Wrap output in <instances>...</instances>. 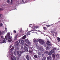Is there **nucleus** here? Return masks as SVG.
<instances>
[{"label": "nucleus", "mask_w": 60, "mask_h": 60, "mask_svg": "<svg viewBox=\"0 0 60 60\" xmlns=\"http://www.w3.org/2000/svg\"><path fill=\"white\" fill-rule=\"evenodd\" d=\"M15 44L16 45V48L18 49H19V46H20V45H19V44L18 41H16L15 42Z\"/></svg>", "instance_id": "obj_2"}, {"label": "nucleus", "mask_w": 60, "mask_h": 60, "mask_svg": "<svg viewBox=\"0 0 60 60\" xmlns=\"http://www.w3.org/2000/svg\"><path fill=\"white\" fill-rule=\"evenodd\" d=\"M51 51V52L52 53H54V52H55V50L54 49H52V50Z\"/></svg>", "instance_id": "obj_24"}, {"label": "nucleus", "mask_w": 60, "mask_h": 60, "mask_svg": "<svg viewBox=\"0 0 60 60\" xmlns=\"http://www.w3.org/2000/svg\"><path fill=\"white\" fill-rule=\"evenodd\" d=\"M24 49L26 51H28V48L26 47V46L24 48Z\"/></svg>", "instance_id": "obj_8"}, {"label": "nucleus", "mask_w": 60, "mask_h": 60, "mask_svg": "<svg viewBox=\"0 0 60 60\" xmlns=\"http://www.w3.org/2000/svg\"><path fill=\"white\" fill-rule=\"evenodd\" d=\"M23 46H22L21 47V49H23Z\"/></svg>", "instance_id": "obj_46"}, {"label": "nucleus", "mask_w": 60, "mask_h": 60, "mask_svg": "<svg viewBox=\"0 0 60 60\" xmlns=\"http://www.w3.org/2000/svg\"><path fill=\"white\" fill-rule=\"evenodd\" d=\"M24 47H25V46H24Z\"/></svg>", "instance_id": "obj_59"}, {"label": "nucleus", "mask_w": 60, "mask_h": 60, "mask_svg": "<svg viewBox=\"0 0 60 60\" xmlns=\"http://www.w3.org/2000/svg\"><path fill=\"white\" fill-rule=\"evenodd\" d=\"M10 55H11V56H13V54L12 53H11V54H10Z\"/></svg>", "instance_id": "obj_36"}, {"label": "nucleus", "mask_w": 60, "mask_h": 60, "mask_svg": "<svg viewBox=\"0 0 60 60\" xmlns=\"http://www.w3.org/2000/svg\"><path fill=\"white\" fill-rule=\"evenodd\" d=\"M18 34L17 35H15V40H17V36H18Z\"/></svg>", "instance_id": "obj_13"}, {"label": "nucleus", "mask_w": 60, "mask_h": 60, "mask_svg": "<svg viewBox=\"0 0 60 60\" xmlns=\"http://www.w3.org/2000/svg\"><path fill=\"white\" fill-rule=\"evenodd\" d=\"M13 32L14 33H16V31L15 30H14Z\"/></svg>", "instance_id": "obj_39"}, {"label": "nucleus", "mask_w": 60, "mask_h": 60, "mask_svg": "<svg viewBox=\"0 0 60 60\" xmlns=\"http://www.w3.org/2000/svg\"><path fill=\"white\" fill-rule=\"evenodd\" d=\"M4 10V9L0 8V11H2Z\"/></svg>", "instance_id": "obj_37"}, {"label": "nucleus", "mask_w": 60, "mask_h": 60, "mask_svg": "<svg viewBox=\"0 0 60 60\" xmlns=\"http://www.w3.org/2000/svg\"><path fill=\"white\" fill-rule=\"evenodd\" d=\"M14 54L15 55H16V54H17V53L16 52H14Z\"/></svg>", "instance_id": "obj_35"}, {"label": "nucleus", "mask_w": 60, "mask_h": 60, "mask_svg": "<svg viewBox=\"0 0 60 60\" xmlns=\"http://www.w3.org/2000/svg\"><path fill=\"white\" fill-rule=\"evenodd\" d=\"M29 1H30V0H26L25 1V3H27V2H29Z\"/></svg>", "instance_id": "obj_25"}, {"label": "nucleus", "mask_w": 60, "mask_h": 60, "mask_svg": "<svg viewBox=\"0 0 60 60\" xmlns=\"http://www.w3.org/2000/svg\"><path fill=\"white\" fill-rule=\"evenodd\" d=\"M16 59L15 57H14L13 58L12 57H11V59L12 60H16Z\"/></svg>", "instance_id": "obj_9"}, {"label": "nucleus", "mask_w": 60, "mask_h": 60, "mask_svg": "<svg viewBox=\"0 0 60 60\" xmlns=\"http://www.w3.org/2000/svg\"><path fill=\"white\" fill-rule=\"evenodd\" d=\"M12 2H11V5H12Z\"/></svg>", "instance_id": "obj_50"}, {"label": "nucleus", "mask_w": 60, "mask_h": 60, "mask_svg": "<svg viewBox=\"0 0 60 60\" xmlns=\"http://www.w3.org/2000/svg\"><path fill=\"white\" fill-rule=\"evenodd\" d=\"M49 60H52V59L51 58L49 59Z\"/></svg>", "instance_id": "obj_49"}, {"label": "nucleus", "mask_w": 60, "mask_h": 60, "mask_svg": "<svg viewBox=\"0 0 60 60\" xmlns=\"http://www.w3.org/2000/svg\"><path fill=\"white\" fill-rule=\"evenodd\" d=\"M13 49H14V47L13 46L10 49V50L11 51Z\"/></svg>", "instance_id": "obj_21"}, {"label": "nucleus", "mask_w": 60, "mask_h": 60, "mask_svg": "<svg viewBox=\"0 0 60 60\" xmlns=\"http://www.w3.org/2000/svg\"><path fill=\"white\" fill-rule=\"evenodd\" d=\"M57 40L58 42H59V41H60V38H58V37L57 38Z\"/></svg>", "instance_id": "obj_19"}, {"label": "nucleus", "mask_w": 60, "mask_h": 60, "mask_svg": "<svg viewBox=\"0 0 60 60\" xmlns=\"http://www.w3.org/2000/svg\"><path fill=\"white\" fill-rule=\"evenodd\" d=\"M3 42H1V43H6V42L5 41V38H3Z\"/></svg>", "instance_id": "obj_6"}, {"label": "nucleus", "mask_w": 60, "mask_h": 60, "mask_svg": "<svg viewBox=\"0 0 60 60\" xmlns=\"http://www.w3.org/2000/svg\"><path fill=\"white\" fill-rule=\"evenodd\" d=\"M10 48H11V45H10Z\"/></svg>", "instance_id": "obj_48"}, {"label": "nucleus", "mask_w": 60, "mask_h": 60, "mask_svg": "<svg viewBox=\"0 0 60 60\" xmlns=\"http://www.w3.org/2000/svg\"><path fill=\"white\" fill-rule=\"evenodd\" d=\"M43 52V51H42V53Z\"/></svg>", "instance_id": "obj_57"}, {"label": "nucleus", "mask_w": 60, "mask_h": 60, "mask_svg": "<svg viewBox=\"0 0 60 60\" xmlns=\"http://www.w3.org/2000/svg\"><path fill=\"white\" fill-rule=\"evenodd\" d=\"M50 47L49 46H48L46 47V49L47 50H49L50 49Z\"/></svg>", "instance_id": "obj_7"}, {"label": "nucleus", "mask_w": 60, "mask_h": 60, "mask_svg": "<svg viewBox=\"0 0 60 60\" xmlns=\"http://www.w3.org/2000/svg\"><path fill=\"white\" fill-rule=\"evenodd\" d=\"M34 30H35V27L34 28Z\"/></svg>", "instance_id": "obj_53"}, {"label": "nucleus", "mask_w": 60, "mask_h": 60, "mask_svg": "<svg viewBox=\"0 0 60 60\" xmlns=\"http://www.w3.org/2000/svg\"><path fill=\"white\" fill-rule=\"evenodd\" d=\"M35 28H36V29L37 28H39V26H35Z\"/></svg>", "instance_id": "obj_38"}, {"label": "nucleus", "mask_w": 60, "mask_h": 60, "mask_svg": "<svg viewBox=\"0 0 60 60\" xmlns=\"http://www.w3.org/2000/svg\"><path fill=\"white\" fill-rule=\"evenodd\" d=\"M44 54H48L49 52L47 51H45L44 52Z\"/></svg>", "instance_id": "obj_16"}, {"label": "nucleus", "mask_w": 60, "mask_h": 60, "mask_svg": "<svg viewBox=\"0 0 60 60\" xmlns=\"http://www.w3.org/2000/svg\"><path fill=\"white\" fill-rule=\"evenodd\" d=\"M46 44L48 45V46H50L52 45V44L51 43V42L49 41H47L46 42Z\"/></svg>", "instance_id": "obj_3"}, {"label": "nucleus", "mask_w": 60, "mask_h": 60, "mask_svg": "<svg viewBox=\"0 0 60 60\" xmlns=\"http://www.w3.org/2000/svg\"><path fill=\"white\" fill-rule=\"evenodd\" d=\"M43 29L45 30H47V28L46 27H43Z\"/></svg>", "instance_id": "obj_23"}, {"label": "nucleus", "mask_w": 60, "mask_h": 60, "mask_svg": "<svg viewBox=\"0 0 60 60\" xmlns=\"http://www.w3.org/2000/svg\"><path fill=\"white\" fill-rule=\"evenodd\" d=\"M5 32L4 31L2 32H1V31H0V34H4Z\"/></svg>", "instance_id": "obj_11"}, {"label": "nucleus", "mask_w": 60, "mask_h": 60, "mask_svg": "<svg viewBox=\"0 0 60 60\" xmlns=\"http://www.w3.org/2000/svg\"><path fill=\"white\" fill-rule=\"evenodd\" d=\"M22 2H24V4L26 3H25V2H26V1H24V0H22Z\"/></svg>", "instance_id": "obj_27"}, {"label": "nucleus", "mask_w": 60, "mask_h": 60, "mask_svg": "<svg viewBox=\"0 0 60 60\" xmlns=\"http://www.w3.org/2000/svg\"><path fill=\"white\" fill-rule=\"evenodd\" d=\"M0 18H2V15L0 14Z\"/></svg>", "instance_id": "obj_40"}, {"label": "nucleus", "mask_w": 60, "mask_h": 60, "mask_svg": "<svg viewBox=\"0 0 60 60\" xmlns=\"http://www.w3.org/2000/svg\"><path fill=\"white\" fill-rule=\"evenodd\" d=\"M17 54L18 55H19V51H18L17 52Z\"/></svg>", "instance_id": "obj_34"}, {"label": "nucleus", "mask_w": 60, "mask_h": 60, "mask_svg": "<svg viewBox=\"0 0 60 60\" xmlns=\"http://www.w3.org/2000/svg\"><path fill=\"white\" fill-rule=\"evenodd\" d=\"M3 26V24H2V23L0 24V26Z\"/></svg>", "instance_id": "obj_33"}, {"label": "nucleus", "mask_w": 60, "mask_h": 60, "mask_svg": "<svg viewBox=\"0 0 60 60\" xmlns=\"http://www.w3.org/2000/svg\"><path fill=\"white\" fill-rule=\"evenodd\" d=\"M19 42L20 44H21L22 45H24V40H22L21 39H19Z\"/></svg>", "instance_id": "obj_4"}, {"label": "nucleus", "mask_w": 60, "mask_h": 60, "mask_svg": "<svg viewBox=\"0 0 60 60\" xmlns=\"http://www.w3.org/2000/svg\"><path fill=\"white\" fill-rule=\"evenodd\" d=\"M25 45H26V44H25Z\"/></svg>", "instance_id": "obj_60"}, {"label": "nucleus", "mask_w": 60, "mask_h": 60, "mask_svg": "<svg viewBox=\"0 0 60 60\" xmlns=\"http://www.w3.org/2000/svg\"><path fill=\"white\" fill-rule=\"evenodd\" d=\"M48 25H49V24H48V23H47L46 24V26H48Z\"/></svg>", "instance_id": "obj_42"}, {"label": "nucleus", "mask_w": 60, "mask_h": 60, "mask_svg": "<svg viewBox=\"0 0 60 60\" xmlns=\"http://www.w3.org/2000/svg\"><path fill=\"white\" fill-rule=\"evenodd\" d=\"M12 1H13V0H11V2L12 3Z\"/></svg>", "instance_id": "obj_51"}, {"label": "nucleus", "mask_w": 60, "mask_h": 60, "mask_svg": "<svg viewBox=\"0 0 60 60\" xmlns=\"http://www.w3.org/2000/svg\"><path fill=\"white\" fill-rule=\"evenodd\" d=\"M55 57H53V60H54L55 59Z\"/></svg>", "instance_id": "obj_45"}, {"label": "nucleus", "mask_w": 60, "mask_h": 60, "mask_svg": "<svg viewBox=\"0 0 60 60\" xmlns=\"http://www.w3.org/2000/svg\"><path fill=\"white\" fill-rule=\"evenodd\" d=\"M52 53L51 52H50L49 53V55H51L52 54Z\"/></svg>", "instance_id": "obj_28"}, {"label": "nucleus", "mask_w": 60, "mask_h": 60, "mask_svg": "<svg viewBox=\"0 0 60 60\" xmlns=\"http://www.w3.org/2000/svg\"><path fill=\"white\" fill-rule=\"evenodd\" d=\"M51 56L50 55H49V56H48L47 58V60H49V59L51 58Z\"/></svg>", "instance_id": "obj_10"}, {"label": "nucleus", "mask_w": 60, "mask_h": 60, "mask_svg": "<svg viewBox=\"0 0 60 60\" xmlns=\"http://www.w3.org/2000/svg\"><path fill=\"white\" fill-rule=\"evenodd\" d=\"M7 3H9V0H8L7 1Z\"/></svg>", "instance_id": "obj_44"}, {"label": "nucleus", "mask_w": 60, "mask_h": 60, "mask_svg": "<svg viewBox=\"0 0 60 60\" xmlns=\"http://www.w3.org/2000/svg\"><path fill=\"white\" fill-rule=\"evenodd\" d=\"M41 52H38V55H41Z\"/></svg>", "instance_id": "obj_18"}, {"label": "nucleus", "mask_w": 60, "mask_h": 60, "mask_svg": "<svg viewBox=\"0 0 60 60\" xmlns=\"http://www.w3.org/2000/svg\"><path fill=\"white\" fill-rule=\"evenodd\" d=\"M27 44H28V45H30L31 43H30V42H29V41L27 43Z\"/></svg>", "instance_id": "obj_26"}, {"label": "nucleus", "mask_w": 60, "mask_h": 60, "mask_svg": "<svg viewBox=\"0 0 60 60\" xmlns=\"http://www.w3.org/2000/svg\"><path fill=\"white\" fill-rule=\"evenodd\" d=\"M34 42H35V43L37 42V41H36V40H34Z\"/></svg>", "instance_id": "obj_30"}, {"label": "nucleus", "mask_w": 60, "mask_h": 60, "mask_svg": "<svg viewBox=\"0 0 60 60\" xmlns=\"http://www.w3.org/2000/svg\"><path fill=\"white\" fill-rule=\"evenodd\" d=\"M34 56L36 58L37 57V55H34Z\"/></svg>", "instance_id": "obj_32"}, {"label": "nucleus", "mask_w": 60, "mask_h": 60, "mask_svg": "<svg viewBox=\"0 0 60 60\" xmlns=\"http://www.w3.org/2000/svg\"><path fill=\"white\" fill-rule=\"evenodd\" d=\"M20 32H22V30H21Z\"/></svg>", "instance_id": "obj_55"}, {"label": "nucleus", "mask_w": 60, "mask_h": 60, "mask_svg": "<svg viewBox=\"0 0 60 60\" xmlns=\"http://www.w3.org/2000/svg\"><path fill=\"white\" fill-rule=\"evenodd\" d=\"M52 35H53V36H54V34H52Z\"/></svg>", "instance_id": "obj_54"}, {"label": "nucleus", "mask_w": 60, "mask_h": 60, "mask_svg": "<svg viewBox=\"0 0 60 60\" xmlns=\"http://www.w3.org/2000/svg\"><path fill=\"white\" fill-rule=\"evenodd\" d=\"M50 26V25H48L47 26V27H49V26Z\"/></svg>", "instance_id": "obj_47"}, {"label": "nucleus", "mask_w": 60, "mask_h": 60, "mask_svg": "<svg viewBox=\"0 0 60 60\" xmlns=\"http://www.w3.org/2000/svg\"><path fill=\"white\" fill-rule=\"evenodd\" d=\"M26 38V35H25L24 36L22 37V39H25Z\"/></svg>", "instance_id": "obj_12"}, {"label": "nucleus", "mask_w": 60, "mask_h": 60, "mask_svg": "<svg viewBox=\"0 0 60 60\" xmlns=\"http://www.w3.org/2000/svg\"><path fill=\"white\" fill-rule=\"evenodd\" d=\"M25 42L27 43L29 41L28 39H26L25 41Z\"/></svg>", "instance_id": "obj_20"}, {"label": "nucleus", "mask_w": 60, "mask_h": 60, "mask_svg": "<svg viewBox=\"0 0 60 60\" xmlns=\"http://www.w3.org/2000/svg\"><path fill=\"white\" fill-rule=\"evenodd\" d=\"M1 38H3V36H1Z\"/></svg>", "instance_id": "obj_52"}, {"label": "nucleus", "mask_w": 60, "mask_h": 60, "mask_svg": "<svg viewBox=\"0 0 60 60\" xmlns=\"http://www.w3.org/2000/svg\"><path fill=\"white\" fill-rule=\"evenodd\" d=\"M46 58V57H44L42 58V60H45Z\"/></svg>", "instance_id": "obj_22"}, {"label": "nucleus", "mask_w": 60, "mask_h": 60, "mask_svg": "<svg viewBox=\"0 0 60 60\" xmlns=\"http://www.w3.org/2000/svg\"><path fill=\"white\" fill-rule=\"evenodd\" d=\"M5 30L7 32V29L6 28H5Z\"/></svg>", "instance_id": "obj_43"}, {"label": "nucleus", "mask_w": 60, "mask_h": 60, "mask_svg": "<svg viewBox=\"0 0 60 60\" xmlns=\"http://www.w3.org/2000/svg\"><path fill=\"white\" fill-rule=\"evenodd\" d=\"M56 56L57 57H59V54H57Z\"/></svg>", "instance_id": "obj_29"}, {"label": "nucleus", "mask_w": 60, "mask_h": 60, "mask_svg": "<svg viewBox=\"0 0 60 60\" xmlns=\"http://www.w3.org/2000/svg\"><path fill=\"white\" fill-rule=\"evenodd\" d=\"M25 52V51H22V52H21V51H20V54H23V53H24V52Z\"/></svg>", "instance_id": "obj_17"}, {"label": "nucleus", "mask_w": 60, "mask_h": 60, "mask_svg": "<svg viewBox=\"0 0 60 60\" xmlns=\"http://www.w3.org/2000/svg\"><path fill=\"white\" fill-rule=\"evenodd\" d=\"M10 33L9 32L7 34V35H6L5 36V38L6 39V40H7L8 39V41L9 42H11L12 41V37H11L10 36Z\"/></svg>", "instance_id": "obj_1"}, {"label": "nucleus", "mask_w": 60, "mask_h": 60, "mask_svg": "<svg viewBox=\"0 0 60 60\" xmlns=\"http://www.w3.org/2000/svg\"><path fill=\"white\" fill-rule=\"evenodd\" d=\"M26 58L28 60H29V56H28V55L26 57Z\"/></svg>", "instance_id": "obj_15"}, {"label": "nucleus", "mask_w": 60, "mask_h": 60, "mask_svg": "<svg viewBox=\"0 0 60 60\" xmlns=\"http://www.w3.org/2000/svg\"><path fill=\"white\" fill-rule=\"evenodd\" d=\"M38 41L40 43L42 44H45V42L43 40L39 39L38 40Z\"/></svg>", "instance_id": "obj_5"}, {"label": "nucleus", "mask_w": 60, "mask_h": 60, "mask_svg": "<svg viewBox=\"0 0 60 60\" xmlns=\"http://www.w3.org/2000/svg\"><path fill=\"white\" fill-rule=\"evenodd\" d=\"M52 56L53 57H55V55L54 54H53L52 55Z\"/></svg>", "instance_id": "obj_31"}, {"label": "nucleus", "mask_w": 60, "mask_h": 60, "mask_svg": "<svg viewBox=\"0 0 60 60\" xmlns=\"http://www.w3.org/2000/svg\"><path fill=\"white\" fill-rule=\"evenodd\" d=\"M21 54L20 53L19 54V56H21Z\"/></svg>", "instance_id": "obj_41"}, {"label": "nucleus", "mask_w": 60, "mask_h": 60, "mask_svg": "<svg viewBox=\"0 0 60 60\" xmlns=\"http://www.w3.org/2000/svg\"><path fill=\"white\" fill-rule=\"evenodd\" d=\"M30 53H31V52H32V51H31L30 52Z\"/></svg>", "instance_id": "obj_56"}, {"label": "nucleus", "mask_w": 60, "mask_h": 60, "mask_svg": "<svg viewBox=\"0 0 60 60\" xmlns=\"http://www.w3.org/2000/svg\"><path fill=\"white\" fill-rule=\"evenodd\" d=\"M30 33L28 32L27 33L26 35L27 36H28V35H30Z\"/></svg>", "instance_id": "obj_14"}, {"label": "nucleus", "mask_w": 60, "mask_h": 60, "mask_svg": "<svg viewBox=\"0 0 60 60\" xmlns=\"http://www.w3.org/2000/svg\"><path fill=\"white\" fill-rule=\"evenodd\" d=\"M19 0H18V2H19Z\"/></svg>", "instance_id": "obj_58"}]
</instances>
